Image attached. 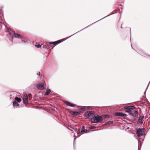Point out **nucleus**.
<instances>
[{
  "label": "nucleus",
  "instance_id": "nucleus-23",
  "mask_svg": "<svg viewBox=\"0 0 150 150\" xmlns=\"http://www.w3.org/2000/svg\"><path fill=\"white\" fill-rule=\"evenodd\" d=\"M55 43H57V44H58L61 42L62 41H61V40H59L58 41H55Z\"/></svg>",
  "mask_w": 150,
  "mask_h": 150
},
{
  "label": "nucleus",
  "instance_id": "nucleus-29",
  "mask_svg": "<svg viewBox=\"0 0 150 150\" xmlns=\"http://www.w3.org/2000/svg\"><path fill=\"white\" fill-rule=\"evenodd\" d=\"M40 72H39L38 73H37V75H39V76H40Z\"/></svg>",
  "mask_w": 150,
  "mask_h": 150
},
{
  "label": "nucleus",
  "instance_id": "nucleus-46",
  "mask_svg": "<svg viewBox=\"0 0 150 150\" xmlns=\"http://www.w3.org/2000/svg\"><path fill=\"white\" fill-rule=\"evenodd\" d=\"M96 23V22H95L94 23H93V24H94V23Z\"/></svg>",
  "mask_w": 150,
  "mask_h": 150
},
{
  "label": "nucleus",
  "instance_id": "nucleus-8",
  "mask_svg": "<svg viewBox=\"0 0 150 150\" xmlns=\"http://www.w3.org/2000/svg\"><path fill=\"white\" fill-rule=\"evenodd\" d=\"M144 117L143 116L139 117L137 122V124L138 125L142 124L143 122L142 121V120Z\"/></svg>",
  "mask_w": 150,
  "mask_h": 150
},
{
  "label": "nucleus",
  "instance_id": "nucleus-47",
  "mask_svg": "<svg viewBox=\"0 0 150 150\" xmlns=\"http://www.w3.org/2000/svg\"><path fill=\"white\" fill-rule=\"evenodd\" d=\"M67 128L68 129H69V128H68V127H67Z\"/></svg>",
  "mask_w": 150,
  "mask_h": 150
},
{
  "label": "nucleus",
  "instance_id": "nucleus-11",
  "mask_svg": "<svg viewBox=\"0 0 150 150\" xmlns=\"http://www.w3.org/2000/svg\"><path fill=\"white\" fill-rule=\"evenodd\" d=\"M64 103L67 106L70 107H74L75 106V104L68 101H65Z\"/></svg>",
  "mask_w": 150,
  "mask_h": 150
},
{
  "label": "nucleus",
  "instance_id": "nucleus-2",
  "mask_svg": "<svg viewBox=\"0 0 150 150\" xmlns=\"http://www.w3.org/2000/svg\"><path fill=\"white\" fill-rule=\"evenodd\" d=\"M136 133L138 137H140L142 136L144 132V129L143 128H138L137 129Z\"/></svg>",
  "mask_w": 150,
  "mask_h": 150
},
{
  "label": "nucleus",
  "instance_id": "nucleus-39",
  "mask_svg": "<svg viewBox=\"0 0 150 150\" xmlns=\"http://www.w3.org/2000/svg\"><path fill=\"white\" fill-rule=\"evenodd\" d=\"M82 30V29L81 30H80V31H81V30ZM77 32L78 33V32Z\"/></svg>",
  "mask_w": 150,
  "mask_h": 150
},
{
  "label": "nucleus",
  "instance_id": "nucleus-30",
  "mask_svg": "<svg viewBox=\"0 0 150 150\" xmlns=\"http://www.w3.org/2000/svg\"><path fill=\"white\" fill-rule=\"evenodd\" d=\"M78 33V32H76V33H74V34H73L72 35H71V36H69V37H68V38H69L70 37H71V36H73V35H74L75 34H76V33Z\"/></svg>",
  "mask_w": 150,
  "mask_h": 150
},
{
  "label": "nucleus",
  "instance_id": "nucleus-35",
  "mask_svg": "<svg viewBox=\"0 0 150 150\" xmlns=\"http://www.w3.org/2000/svg\"><path fill=\"white\" fill-rule=\"evenodd\" d=\"M76 138H74V142H75V139H76Z\"/></svg>",
  "mask_w": 150,
  "mask_h": 150
},
{
  "label": "nucleus",
  "instance_id": "nucleus-36",
  "mask_svg": "<svg viewBox=\"0 0 150 150\" xmlns=\"http://www.w3.org/2000/svg\"><path fill=\"white\" fill-rule=\"evenodd\" d=\"M89 25L88 26H87V27H86L85 28H86L88 27L90 25Z\"/></svg>",
  "mask_w": 150,
  "mask_h": 150
},
{
  "label": "nucleus",
  "instance_id": "nucleus-16",
  "mask_svg": "<svg viewBox=\"0 0 150 150\" xmlns=\"http://www.w3.org/2000/svg\"><path fill=\"white\" fill-rule=\"evenodd\" d=\"M13 105L15 107H17L19 106V105L16 101H14L13 102Z\"/></svg>",
  "mask_w": 150,
  "mask_h": 150
},
{
  "label": "nucleus",
  "instance_id": "nucleus-45",
  "mask_svg": "<svg viewBox=\"0 0 150 150\" xmlns=\"http://www.w3.org/2000/svg\"><path fill=\"white\" fill-rule=\"evenodd\" d=\"M96 23V22H95L94 23H93V24H94V23Z\"/></svg>",
  "mask_w": 150,
  "mask_h": 150
},
{
  "label": "nucleus",
  "instance_id": "nucleus-10",
  "mask_svg": "<svg viewBox=\"0 0 150 150\" xmlns=\"http://www.w3.org/2000/svg\"><path fill=\"white\" fill-rule=\"evenodd\" d=\"M115 115L118 116L125 117L126 115L125 114L123 113L122 112H117L115 113Z\"/></svg>",
  "mask_w": 150,
  "mask_h": 150
},
{
  "label": "nucleus",
  "instance_id": "nucleus-13",
  "mask_svg": "<svg viewBox=\"0 0 150 150\" xmlns=\"http://www.w3.org/2000/svg\"><path fill=\"white\" fill-rule=\"evenodd\" d=\"M51 92V91L49 89H47L45 93L46 95L47 96Z\"/></svg>",
  "mask_w": 150,
  "mask_h": 150
},
{
  "label": "nucleus",
  "instance_id": "nucleus-14",
  "mask_svg": "<svg viewBox=\"0 0 150 150\" xmlns=\"http://www.w3.org/2000/svg\"><path fill=\"white\" fill-rule=\"evenodd\" d=\"M101 117H102V118H109L110 117L109 115L106 114L102 115L101 116Z\"/></svg>",
  "mask_w": 150,
  "mask_h": 150
},
{
  "label": "nucleus",
  "instance_id": "nucleus-28",
  "mask_svg": "<svg viewBox=\"0 0 150 150\" xmlns=\"http://www.w3.org/2000/svg\"><path fill=\"white\" fill-rule=\"evenodd\" d=\"M22 41V42H24V43H25V42H25V40H22V41Z\"/></svg>",
  "mask_w": 150,
  "mask_h": 150
},
{
  "label": "nucleus",
  "instance_id": "nucleus-21",
  "mask_svg": "<svg viewBox=\"0 0 150 150\" xmlns=\"http://www.w3.org/2000/svg\"><path fill=\"white\" fill-rule=\"evenodd\" d=\"M73 114L74 115H77L79 114V112L77 111H75L73 112Z\"/></svg>",
  "mask_w": 150,
  "mask_h": 150
},
{
  "label": "nucleus",
  "instance_id": "nucleus-7",
  "mask_svg": "<svg viewBox=\"0 0 150 150\" xmlns=\"http://www.w3.org/2000/svg\"><path fill=\"white\" fill-rule=\"evenodd\" d=\"M12 38H16L21 39L23 38L22 36L20 35L15 33L12 35Z\"/></svg>",
  "mask_w": 150,
  "mask_h": 150
},
{
  "label": "nucleus",
  "instance_id": "nucleus-48",
  "mask_svg": "<svg viewBox=\"0 0 150 150\" xmlns=\"http://www.w3.org/2000/svg\"><path fill=\"white\" fill-rule=\"evenodd\" d=\"M1 14V13L0 12V14Z\"/></svg>",
  "mask_w": 150,
  "mask_h": 150
},
{
  "label": "nucleus",
  "instance_id": "nucleus-26",
  "mask_svg": "<svg viewBox=\"0 0 150 150\" xmlns=\"http://www.w3.org/2000/svg\"><path fill=\"white\" fill-rule=\"evenodd\" d=\"M55 43V42H48L47 43L48 44V45L49 46V45H50V44H53V43Z\"/></svg>",
  "mask_w": 150,
  "mask_h": 150
},
{
  "label": "nucleus",
  "instance_id": "nucleus-41",
  "mask_svg": "<svg viewBox=\"0 0 150 150\" xmlns=\"http://www.w3.org/2000/svg\"><path fill=\"white\" fill-rule=\"evenodd\" d=\"M54 110V109H52V110Z\"/></svg>",
  "mask_w": 150,
  "mask_h": 150
},
{
  "label": "nucleus",
  "instance_id": "nucleus-40",
  "mask_svg": "<svg viewBox=\"0 0 150 150\" xmlns=\"http://www.w3.org/2000/svg\"><path fill=\"white\" fill-rule=\"evenodd\" d=\"M82 30V29L81 30H80V31H81V30ZM77 32L78 33V32Z\"/></svg>",
  "mask_w": 150,
  "mask_h": 150
},
{
  "label": "nucleus",
  "instance_id": "nucleus-43",
  "mask_svg": "<svg viewBox=\"0 0 150 150\" xmlns=\"http://www.w3.org/2000/svg\"><path fill=\"white\" fill-rule=\"evenodd\" d=\"M96 23V22H95L94 23H93V24H94V23Z\"/></svg>",
  "mask_w": 150,
  "mask_h": 150
},
{
  "label": "nucleus",
  "instance_id": "nucleus-4",
  "mask_svg": "<svg viewBox=\"0 0 150 150\" xmlns=\"http://www.w3.org/2000/svg\"><path fill=\"white\" fill-rule=\"evenodd\" d=\"M23 103L25 104H28V98L27 95L25 93L24 94L23 98Z\"/></svg>",
  "mask_w": 150,
  "mask_h": 150
},
{
  "label": "nucleus",
  "instance_id": "nucleus-3",
  "mask_svg": "<svg viewBox=\"0 0 150 150\" xmlns=\"http://www.w3.org/2000/svg\"><path fill=\"white\" fill-rule=\"evenodd\" d=\"M95 114V112L93 111H87L84 114V116L86 117V118H88L91 115L93 116Z\"/></svg>",
  "mask_w": 150,
  "mask_h": 150
},
{
  "label": "nucleus",
  "instance_id": "nucleus-34",
  "mask_svg": "<svg viewBox=\"0 0 150 150\" xmlns=\"http://www.w3.org/2000/svg\"><path fill=\"white\" fill-rule=\"evenodd\" d=\"M11 29L10 28L8 29V31L9 32V30H10Z\"/></svg>",
  "mask_w": 150,
  "mask_h": 150
},
{
  "label": "nucleus",
  "instance_id": "nucleus-12",
  "mask_svg": "<svg viewBox=\"0 0 150 150\" xmlns=\"http://www.w3.org/2000/svg\"><path fill=\"white\" fill-rule=\"evenodd\" d=\"M48 44L47 42L44 43L43 45V48L44 49L47 48L48 47H49Z\"/></svg>",
  "mask_w": 150,
  "mask_h": 150
},
{
  "label": "nucleus",
  "instance_id": "nucleus-42",
  "mask_svg": "<svg viewBox=\"0 0 150 150\" xmlns=\"http://www.w3.org/2000/svg\"><path fill=\"white\" fill-rule=\"evenodd\" d=\"M121 28H122V25H121Z\"/></svg>",
  "mask_w": 150,
  "mask_h": 150
},
{
  "label": "nucleus",
  "instance_id": "nucleus-38",
  "mask_svg": "<svg viewBox=\"0 0 150 150\" xmlns=\"http://www.w3.org/2000/svg\"><path fill=\"white\" fill-rule=\"evenodd\" d=\"M130 34H131V28H130Z\"/></svg>",
  "mask_w": 150,
  "mask_h": 150
},
{
  "label": "nucleus",
  "instance_id": "nucleus-27",
  "mask_svg": "<svg viewBox=\"0 0 150 150\" xmlns=\"http://www.w3.org/2000/svg\"><path fill=\"white\" fill-rule=\"evenodd\" d=\"M150 81H149V83L148 84V86H147V87H146V90H145V92H144V93H145V92H146V90L147 89V87H148V85H149V83H150Z\"/></svg>",
  "mask_w": 150,
  "mask_h": 150
},
{
  "label": "nucleus",
  "instance_id": "nucleus-24",
  "mask_svg": "<svg viewBox=\"0 0 150 150\" xmlns=\"http://www.w3.org/2000/svg\"><path fill=\"white\" fill-rule=\"evenodd\" d=\"M35 47H37L38 48H40L41 47V45L40 44H38V45H35Z\"/></svg>",
  "mask_w": 150,
  "mask_h": 150
},
{
  "label": "nucleus",
  "instance_id": "nucleus-1",
  "mask_svg": "<svg viewBox=\"0 0 150 150\" xmlns=\"http://www.w3.org/2000/svg\"><path fill=\"white\" fill-rule=\"evenodd\" d=\"M90 120L92 123H97L99 122H102L103 121V119L99 115L97 116L94 115L90 118Z\"/></svg>",
  "mask_w": 150,
  "mask_h": 150
},
{
  "label": "nucleus",
  "instance_id": "nucleus-31",
  "mask_svg": "<svg viewBox=\"0 0 150 150\" xmlns=\"http://www.w3.org/2000/svg\"><path fill=\"white\" fill-rule=\"evenodd\" d=\"M53 44L54 45H57V43H53Z\"/></svg>",
  "mask_w": 150,
  "mask_h": 150
},
{
  "label": "nucleus",
  "instance_id": "nucleus-18",
  "mask_svg": "<svg viewBox=\"0 0 150 150\" xmlns=\"http://www.w3.org/2000/svg\"><path fill=\"white\" fill-rule=\"evenodd\" d=\"M15 99L19 102H20L21 101V99L20 98L17 97H16L15 98Z\"/></svg>",
  "mask_w": 150,
  "mask_h": 150
},
{
  "label": "nucleus",
  "instance_id": "nucleus-17",
  "mask_svg": "<svg viewBox=\"0 0 150 150\" xmlns=\"http://www.w3.org/2000/svg\"><path fill=\"white\" fill-rule=\"evenodd\" d=\"M125 108H128V109H129L131 110V109H134L135 108V107L132 106H125Z\"/></svg>",
  "mask_w": 150,
  "mask_h": 150
},
{
  "label": "nucleus",
  "instance_id": "nucleus-44",
  "mask_svg": "<svg viewBox=\"0 0 150 150\" xmlns=\"http://www.w3.org/2000/svg\"><path fill=\"white\" fill-rule=\"evenodd\" d=\"M96 23V22H95L94 23H93V24H94V23Z\"/></svg>",
  "mask_w": 150,
  "mask_h": 150
},
{
  "label": "nucleus",
  "instance_id": "nucleus-15",
  "mask_svg": "<svg viewBox=\"0 0 150 150\" xmlns=\"http://www.w3.org/2000/svg\"><path fill=\"white\" fill-rule=\"evenodd\" d=\"M124 108L125 109V112H128L129 113V112L132 111L131 110L129 109H128V108H125V107H124Z\"/></svg>",
  "mask_w": 150,
  "mask_h": 150
},
{
  "label": "nucleus",
  "instance_id": "nucleus-22",
  "mask_svg": "<svg viewBox=\"0 0 150 150\" xmlns=\"http://www.w3.org/2000/svg\"><path fill=\"white\" fill-rule=\"evenodd\" d=\"M86 108L85 107H83L81 108H80L79 109V111L80 112H82L83 111V110L84 109H85Z\"/></svg>",
  "mask_w": 150,
  "mask_h": 150
},
{
  "label": "nucleus",
  "instance_id": "nucleus-5",
  "mask_svg": "<svg viewBox=\"0 0 150 150\" xmlns=\"http://www.w3.org/2000/svg\"><path fill=\"white\" fill-rule=\"evenodd\" d=\"M138 111L137 110H133L132 112H131L129 114L131 116H132L134 117H137L138 115Z\"/></svg>",
  "mask_w": 150,
  "mask_h": 150
},
{
  "label": "nucleus",
  "instance_id": "nucleus-6",
  "mask_svg": "<svg viewBox=\"0 0 150 150\" xmlns=\"http://www.w3.org/2000/svg\"><path fill=\"white\" fill-rule=\"evenodd\" d=\"M86 127L84 126H82L81 128V130H80V129H79V133H81L82 132H84L85 133H87L89 132L87 130L85 129Z\"/></svg>",
  "mask_w": 150,
  "mask_h": 150
},
{
  "label": "nucleus",
  "instance_id": "nucleus-33",
  "mask_svg": "<svg viewBox=\"0 0 150 150\" xmlns=\"http://www.w3.org/2000/svg\"><path fill=\"white\" fill-rule=\"evenodd\" d=\"M86 108H87V109H88V110H90V108H89V107H87Z\"/></svg>",
  "mask_w": 150,
  "mask_h": 150
},
{
  "label": "nucleus",
  "instance_id": "nucleus-32",
  "mask_svg": "<svg viewBox=\"0 0 150 150\" xmlns=\"http://www.w3.org/2000/svg\"><path fill=\"white\" fill-rule=\"evenodd\" d=\"M110 15H108V16H105V17H104V18H102V19H101L100 20H101V19H103V18H105V17H107V16H109Z\"/></svg>",
  "mask_w": 150,
  "mask_h": 150
},
{
  "label": "nucleus",
  "instance_id": "nucleus-37",
  "mask_svg": "<svg viewBox=\"0 0 150 150\" xmlns=\"http://www.w3.org/2000/svg\"><path fill=\"white\" fill-rule=\"evenodd\" d=\"M93 130L92 131H97V130Z\"/></svg>",
  "mask_w": 150,
  "mask_h": 150
},
{
  "label": "nucleus",
  "instance_id": "nucleus-9",
  "mask_svg": "<svg viewBox=\"0 0 150 150\" xmlns=\"http://www.w3.org/2000/svg\"><path fill=\"white\" fill-rule=\"evenodd\" d=\"M37 86L39 89L40 90H43L45 88L44 87V84H42L41 83H38Z\"/></svg>",
  "mask_w": 150,
  "mask_h": 150
},
{
  "label": "nucleus",
  "instance_id": "nucleus-20",
  "mask_svg": "<svg viewBox=\"0 0 150 150\" xmlns=\"http://www.w3.org/2000/svg\"><path fill=\"white\" fill-rule=\"evenodd\" d=\"M113 123V121H109L106 122V123L105 124V125H107L110 123L112 124Z\"/></svg>",
  "mask_w": 150,
  "mask_h": 150
},
{
  "label": "nucleus",
  "instance_id": "nucleus-25",
  "mask_svg": "<svg viewBox=\"0 0 150 150\" xmlns=\"http://www.w3.org/2000/svg\"><path fill=\"white\" fill-rule=\"evenodd\" d=\"M96 128V127L94 126H91L89 127V128L90 129H95Z\"/></svg>",
  "mask_w": 150,
  "mask_h": 150
},
{
  "label": "nucleus",
  "instance_id": "nucleus-19",
  "mask_svg": "<svg viewBox=\"0 0 150 150\" xmlns=\"http://www.w3.org/2000/svg\"><path fill=\"white\" fill-rule=\"evenodd\" d=\"M73 129L75 131V132L77 133V134H79L80 133L79 132V129H78L77 128H73Z\"/></svg>",
  "mask_w": 150,
  "mask_h": 150
}]
</instances>
